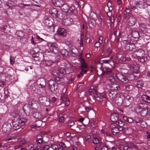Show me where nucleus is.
<instances>
[{"label":"nucleus","instance_id":"f257e3e1","mask_svg":"<svg viewBox=\"0 0 150 150\" xmlns=\"http://www.w3.org/2000/svg\"><path fill=\"white\" fill-rule=\"evenodd\" d=\"M139 68V67L138 64H134L132 65V67L131 68V70L134 74H132L130 75V77L132 78V80L137 79L139 77L140 74L138 73Z\"/></svg>","mask_w":150,"mask_h":150},{"label":"nucleus","instance_id":"f03ea898","mask_svg":"<svg viewBox=\"0 0 150 150\" xmlns=\"http://www.w3.org/2000/svg\"><path fill=\"white\" fill-rule=\"evenodd\" d=\"M117 121L119 126L118 128H119L120 131L122 132V133L124 134H127L128 129L124 127V122L120 119L119 120Z\"/></svg>","mask_w":150,"mask_h":150},{"label":"nucleus","instance_id":"7ed1b4c3","mask_svg":"<svg viewBox=\"0 0 150 150\" xmlns=\"http://www.w3.org/2000/svg\"><path fill=\"white\" fill-rule=\"evenodd\" d=\"M138 149V146L135 144L131 142L127 143V145L124 146L123 147L124 150H137Z\"/></svg>","mask_w":150,"mask_h":150},{"label":"nucleus","instance_id":"20e7f679","mask_svg":"<svg viewBox=\"0 0 150 150\" xmlns=\"http://www.w3.org/2000/svg\"><path fill=\"white\" fill-rule=\"evenodd\" d=\"M133 100V98L129 96H127L123 100V105L124 107L129 106Z\"/></svg>","mask_w":150,"mask_h":150},{"label":"nucleus","instance_id":"39448f33","mask_svg":"<svg viewBox=\"0 0 150 150\" xmlns=\"http://www.w3.org/2000/svg\"><path fill=\"white\" fill-rule=\"evenodd\" d=\"M128 31H127V33L128 34V37H133L135 39H138L139 34V33L136 31H133L130 28H128Z\"/></svg>","mask_w":150,"mask_h":150},{"label":"nucleus","instance_id":"423d86ee","mask_svg":"<svg viewBox=\"0 0 150 150\" xmlns=\"http://www.w3.org/2000/svg\"><path fill=\"white\" fill-rule=\"evenodd\" d=\"M61 8L65 12L68 13L69 14L73 13L74 10L72 8L69 7L67 4H64V2L63 5L61 6Z\"/></svg>","mask_w":150,"mask_h":150},{"label":"nucleus","instance_id":"0eeeda50","mask_svg":"<svg viewBox=\"0 0 150 150\" xmlns=\"http://www.w3.org/2000/svg\"><path fill=\"white\" fill-rule=\"evenodd\" d=\"M53 20L52 17L46 16L44 22L46 25L53 28Z\"/></svg>","mask_w":150,"mask_h":150},{"label":"nucleus","instance_id":"6e6552de","mask_svg":"<svg viewBox=\"0 0 150 150\" xmlns=\"http://www.w3.org/2000/svg\"><path fill=\"white\" fill-rule=\"evenodd\" d=\"M60 99L62 101V103H63L65 106H67L69 104V98H67L66 95L63 93L61 94Z\"/></svg>","mask_w":150,"mask_h":150},{"label":"nucleus","instance_id":"1a4fd4ad","mask_svg":"<svg viewBox=\"0 0 150 150\" xmlns=\"http://www.w3.org/2000/svg\"><path fill=\"white\" fill-rule=\"evenodd\" d=\"M50 51L53 53H56L57 51V45L55 43L50 42L48 44Z\"/></svg>","mask_w":150,"mask_h":150},{"label":"nucleus","instance_id":"9d476101","mask_svg":"<svg viewBox=\"0 0 150 150\" xmlns=\"http://www.w3.org/2000/svg\"><path fill=\"white\" fill-rule=\"evenodd\" d=\"M12 127L9 123H5L4 124L2 127V130L4 133L9 132L11 130Z\"/></svg>","mask_w":150,"mask_h":150},{"label":"nucleus","instance_id":"9b49d317","mask_svg":"<svg viewBox=\"0 0 150 150\" xmlns=\"http://www.w3.org/2000/svg\"><path fill=\"white\" fill-rule=\"evenodd\" d=\"M132 57L134 58L137 59L138 60L141 62H144L146 59V57H141V58L138 57L137 55V51H135L132 54Z\"/></svg>","mask_w":150,"mask_h":150},{"label":"nucleus","instance_id":"f8f14e48","mask_svg":"<svg viewBox=\"0 0 150 150\" xmlns=\"http://www.w3.org/2000/svg\"><path fill=\"white\" fill-rule=\"evenodd\" d=\"M127 24L130 26H132L135 23L136 20L135 18L132 16L129 17L127 20Z\"/></svg>","mask_w":150,"mask_h":150},{"label":"nucleus","instance_id":"ddd939ff","mask_svg":"<svg viewBox=\"0 0 150 150\" xmlns=\"http://www.w3.org/2000/svg\"><path fill=\"white\" fill-rule=\"evenodd\" d=\"M52 2L53 5L57 7H61L64 2V0H52Z\"/></svg>","mask_w":150,"mask_h":150},{"label":"nucleus","instance_id":"4468645a","mask_svg":"<svg viewBox=\"0 0 150 150\" xmlns=\"http://www.w3.org/2000/svg\"><path fill=\"white\" fill-rule=\"evenodd\" d=\"M111 127L112 128L111 131L113 134L114 135H115L119 131H120L119 128L114 124L111 125Z\"/></svg>","mask_w":150,"mask_h":150},{"label":"nucleus","instance_id":"2eb2a0df","mask_svg":"<svg viewBox=\"0 0 150 150\" xmlns=\"http://www.w3.org/2000/svg\"><path fill=\"white\" fill-rule=\"evenodd\" d=\"M136 108L138 109V110L140 111L142 110L146 107V105L144 103H142L141 101L136 104Z\"/></svg>","mask_w":150,"mask_h":150},{"label":"nucleus","instance_id":"dca6fc26","mask_svg":"<svg viewBox=\"0 0 150 150\" xmlns=\"http://www.w3.org/2000/svg\"><path fill=\"white\" fill-rule=\"evenodd\" d=\"M79 62L81 64V68L82 69L83 68L85 69H87L88 68V66L86 63L85 59L82 57L79 58Z\"/></svg>","mask_w":150,"mask_h":150},{"label":"nucleus","instance_id":"f3484780","mask_svg":"<svg viewBox=\"0 0 150 150\" xmlns=\"http://www.w3.org/2000/svg\"><path fill=\"white\" fill-rule=\"evenodd\" d=\"M138 39H135L133 37H128V39L127 40H124L123 41L124 43H125L127 42H129L130 43L133 44V45L136 43Z\"/></svg>","mask_w":150,"mask_h":150},{"label":"nucleus","instance_id":"a211bd4d","mask_svg":"<svg viewBox=\"0 0 150 150\" xmlns=\"http://www.w3.org/2000/svg\"><path fill=\"white\" fill-rule=\"evenodd\" d=\"M73 20L70 18H67L64 19L63 21V24L65 25H70L73 23Z\"/></svg>","mask_w":150,"mask_h":150},{"label":"nucleus","instance_id":"6ab92c4d","mask_svg":"<svg viewBox=\"0 0 150 150\" xmlns=\"http://www.w3.org/2000/svg\"><path fill=\"white\" fill-rule=\"evenodd\" d=\"M118 117L119 115L117 114L116 113H112L111 115L110 120L112 122H116L119 120Z\"/></svg>","mask_w":150,"mask_h":150},{"label":"nucleus","instance_id":"aec40b11","mask_svg":"<svg viewBox=\"0 0 150 150\" xmlns=\"http://www.w3.org/2000/svg\"><path fill=\"white\" fill-rule=\"evenodd\" d=\"M125 46V50L126 51L132 50L134 47V45L133 44L130 43L129 42L126 43Z\"/></svg>","mask_w":150,"mask_h":150},{"label":"nucleus","instance_id":"412c9836","mask_svg":"<svg viewBox=\"0 0 150 150\" xmlns=\"http://www.w3.org/2000/svg\"><path fill=\"white\" fill-rule=\"evenodd\" d=\"M32 106V105L31 103L29 104H27L24 105L23 109L24 112L26 111L29 113H30L31 112V107Z\"/></svg>","mask_w":150,"mask_h":150},{"label":"nucleus","instance_id":"4be33fe9","mask_svg":"<svg viewBox=\"0 0 150 150\" xmlns=\"http://www.w3.org/2000/svg\"><path fill=\"white\" fill-rule=\"evenodd\" d=\"M97 90V87L96 86L93 87V88H91L88 91L89 94L94 97L98 94Z\"/></svg>","mask_w":150,"mask_h":150},{"label":"nucleus","instance_id":"5701e85b","mask_svg":"<svg viewBox=\"0 0 150 150\" xmlns=\"http://www.w3.org/2000/svg\"><path fill=\"white\" fill-rule=\"evenodd\" d=\"M134 4H136V6H137V8L142 9L144 8V3L142 1L134 0Z\"/></svg>","mask_w":150,"mask_h":150},{"label":"nucleus","instance_id":"b1692460","mask_svg":"<svg viewBox=\"0 0 150 150\" xmlns=\"http://www.w3.org/2000/svg\"><path fill=\"white\" fill-rule=\"evenodd\" d=\"M109 87L111 90H117L120 89V87L118 84L115 83H111L109 85Z\"/></svg>","mask_w":150,"mask_h":150},{"label":"nucleus","instance_id":"393cba45","mask_svg":"<svg viewBox=\"0 0 150 150\" xmlns=\"http://www.w3.org/2000/svg\"><path fill=\"white\" fill-rule=\"evenodd\" d=\"M57 32L59 35L65 37L66 35V30L64 28H59L58 29Z\"/></svg>","mask_w":150,"mask_h":150},{"label":"nucleus","instance_id":"a878e982","mask_svg":"<svg viewBox=\"0 0 150 150\" xmlns=\"http://www.w3.org/2000/svg\"><path fill=\"white\" fill-rule=\"evenodd\" d=\"M49 13L53 17H55L57 15L58 11L55 8H51L49 10Z\"/></svg>","mask_w":150,"mask_h":150},{"label":"nucleus","instance_id":"bb28decb","mask_svg":"<svg viewBox=\"0 0 150 150\" xmlns=\"http://www.w3.org/2000/svg\"><path fill=\"white\" fill-rule=\"evenodd\" d=\"M54 80L57 84L62 85L63 84L64 79L62 77L56 76L54 78Z\"/></svg>","mask_w":150,"mask_h":150},{"label":"nucleus","instance_id":"cd10ccee","mask_svg":"<svg viewBox=\"0 0 150 150\" xmlns=\"http://www.w3.org/2000/svg\"><path fill=\"white\" fill-rule=\"evenodd\" d=\"M12 124L13 128L14 129L16 130L19 129H20L21 126L20 124L19 123L18 121H15L14 120H13Z\"/></svg>","mask_w":150,"mask_h":150},{"label":"nucleus","instance_id":"c85d7f7f","mask_svg":"<svg viewBox=\"0 0 150 150\" xmlns=\"http://www.w3.org/2000/svg\"><path fill=\"white\" fill-rule=\"evenodd\" d=\"M118 80H119V82H122L125 83H127L129 82V80L125 76L122 75L121 76L120 79L118 78Z\"/></svg>","mask_w":150,"mask_h":150},{"label":"nucleus","instance_id":"c756f323","mask_svg":"<svg viewBox=\"0 0 150 150\" xmlns=\"http://www.w3.org/2000/svg\"><path fill=\"white\" fill-rule=\"evenodd\" d=\"M70 50L72 54L74 55H77L78 53V51L77 49L74 46H71L70 47Z\"/></svg>","mask_w":150,"mask_h":150},{"label":"nucleus","instance_id":"7c9ffc66","mask_svg":"<svg viewBox=\"0 0 150 150\" xmlns=\"http://www.w3.org/2000/svg\"><path fill=\"white\" fill-rule=\"evenodd\" d=\"M6 5L12 9V8L16 6L15 3L12 0H8L6 3Z\"/></svg>","mask_w":150,"mask_h":150},{"label":"nucleus","instance_id":"2f4dec72","mask_svg":"<svg viewBox=\"0 0 150 150\" xmlns=\"http://www.w3.org/2000/svg\"><path fill=\"white\" fill-rule=\"evenodd\" d=\"M102 72L107 74L110 75L112 74V71L110 68L108 67L103 68L102 70Z\"/></svg>","mask_w":150,"mask_h":150},{"label":"nucleus","instance_id":"473e14b6","mask_svg":"<svg viewBox=\"0 0 150 150\" xmlns=\"http://www.w3.org/2000/svg\"><path fill=\"white\" fill-rule=\"evenodd\" d=\"M148 109L147 107L146 108L142 110L139 112L141 115L143 116H145L148 114Z\"/></svg>","mask_w":150,"mask_h":150},{"label":"nucleus","instance_id":"72a5a7b5","mask_svg":"<svg viewBox=\"0 0 150 150\" xmlns=\"http://www.w3.org/2000/svg\"><path fill=\"white\" fill-rule=\"evenodd\" d=\"M142 99L146 102L150 103V97L148 96L143 95L141 96Z\"/></svg>","mask_w":150,"mask_h":150},{"label":"nucleus","instance_id":"f704fd0d","mask_svg":"<svg viewBox=\"0 0 150 150\" xmlns=\"http://www.w3.org/2000/svg\"><path fill=\"white\" fill-rule=\"evenodd\" d=\"M4 98H3L2 96H1V97H0V99L1 100H5L6 98H7L9 96V93L8 92V89L7 88L6 89V88H5L4 89Z\"/></svg>","mask_w":150,"mask_h":150},{"label":"nucleus","instance_id":"c9c22d12","mask_svg":"<svg viewBox=\"0 0 150 150\" xmlns=\"http://www.w3.org/2000/svg\"><path fill=\"white\" fill-rule=\"evenodd\" d=\"M33 117L38 120H41L42 119L41 114L38 112H36L33 114Z\"/></svg>","mask_w":150,"mask_h":150},{"label":"nucleus","instance_id":"e433bc0d","mask_svg":"<svg viewBox=\"0 0 150 150\" xmlns=\"http://www.w3.org/2000/svg\"><path fill=\"white\" fill-rule=\"evenodd\" d=\"M11 116L13 118H16L19 117V114L16 110H14L12 112Z\"/></svg>","mask_w":150,"mask_h":150},{"label":"nucleus","instance_id":"4c0bfd02","mask_svg":"<svg viewBox=\"0 0 150 150\" xmlns=\"http://www.w3.org/2000/svg\"><path fill=\"white\" fill-rule=\"evenodd\" d=\"M143 83L142 81H137L136 82L135 85L138 88H141L143 86Z\"/></svg>","mask_w":150,"mask_h":150},{"label":"nucleus","instance_id":"58836bf2","mask_svg":"<svg viewBox=\"0 0 150 150\" xmlns=\"http://www.w3.org/2000/svg\"><path fill=\"white\" fill-rule=\"evenodd\" d=\"M18 122L21 125H25V123L26 122V119L23 118H20L18 120Z\"/></svg>","mask_w":150,"mask_h":150},{"label":"nucleus","instance_id":"ea45409f","mask_svg":"<svg viewBox=\"0 0 150 150\" xmlns=\"http://www.w3.org/2000/svg\"><path fill=\"white\" fill-rule=\"evenodd\" d=\"M62 54L64 57H68V53L67 50L65 49H62L61 51Z\"/></svg>","mask_w":150,"mask_h":150},{"label":"nucleus","instance_id":"a19ab883","mask_svg":"<svg viewBox=\"0 0 150 150\" xmlns=\"http://www.w3.org/2000/svg\"><path fill=\"white\" fill-rule=\"evenodd\" d=\"M125 88L126 91H129L132 90L134 88L132 85L129 84L125 86Z\"/></svg>","mask_w":150,"mask_h":150},{"label":"nucleus","instance_id":"79ce46f5","mask_svg":"<svg viewBox=\"0 0 150 150\" xmlns=\"http://www.w3.org/2000/svg\"><path fill=\"white\" fill-rule=\"evenodd\" d=\"M137 52L139 58H141V57H146L142 56L144 53V51L142 50H139V51H137Z\"/></svg>","mask_w":150,"mask_h":150},{"label":"nucleus","instance_id":"37998d69","mask_svg":"<svg viewBox=\"0 0 150 150\" xmlns=\"http://www.w3.org/2000/svg\"><path fill=\"white\" fill-rule=\"evenodd\" d=\"M49 87L51 91H56L58 88L57 85L56 83H54L51 86H49Z\"/></svg>","mask_w":150,"mask_h":150},{"label":"nucleus","instance_id":"c03bdc74","mask_svg":"<svg viewBox=\"0 0 150 150\" xmlns=\"http://www.w3.org/2000/svg\"><path fill=\"white\" fill-rule=\"evenodd\" d=\"M123 119L125 120L129 123H132L133 121V119L130 117H127L123 115Z\"/></svg>","mask_w":150,"mask_h":150},{"label":"nucleus","instance_id":"a18cd8bd","mask_svg":"<svg viewBox=\"0 0 150 150\" xmlns=\"http://www.w3.org/2000/svg\"><path fill=\"white\" fill-rule=\"evenodd\" d=\"M58 18L60 19H62L64 17V15L60 11L57 12V15L55 18Z\"/></svg>","mask_w":150,"mask_h":150},{"label":"nucleus","instance_id":"49530a36","mask_svg":"<svg viewBox=\"0 0 150 150\" xmlns=\"http://www.w3.org/2000/svg\"><path fill=\"white\" fill-rule=\"evenodd\" d=\"M47 100V98L45 97L42 96L40 97L39 98V100L41 104L42 105L44 103V101Z\"/></svg>","mask_w":150,"mask_h":150},{"label":"nucleus","instance_id":"de8ad7c7","mask_svg":"<svg viewBox=\"0 0 150 150\" xmlns=\"http://www.w3.org/2000/svg\"><path fill=\"white\" fill-rule=\"evenodd\" d=\"M117 104L118 105H120L123 103V100L120 97L118 98L116 100Z\"/></svg>","mask_w":150,"mask_h":150},{"label":"nucleus","instance_id":"09e8293b","mask_svg":"<svg viewBox=\"0 0 150 150\" xmlns=\"http://www.w3.org/2000/svg\"><path fill=\"white\" fill-rule=\"evenodd\" d=\"M95 21L94 20H91L89 22L88 25L90 28H93L94 27Z\"/></svg>","mask_w":150,"mask_h":150},{"label":"nucleus","instance_id":"8fccbe9b","mask_svg":"<svg viewBox=\"0 0 150 150\" xmlns=\"http://www.w3.org/2000/svg\"><path fill=\"white\" fill-rule=\"evenodd\" d=\"M59 71L60 76L64 75L67 73L65 69L63 68H60L59 69Z\"/></svg>","mask_w":150,"mask_h":150},{"label":"nucleus","instance_id":"3c124183","mask_svg":"<svg viewBox=\"0 0 150 150\" xmlns=\"http://www.w3.org/2000/svg\"><path fill=\"white\" fill-rule=\"evenodd\" d=\"M108 95L111 99H113L116 96V94L114 93L113 91L109 92Z\"/></svg>","mask_w":150,"mask_h":150},{"label":"nucleus","instance_id":"603ef678","mask_svg":"<svg viewBox=\"0 0 150 150\" xmlns=\"http://www.w3.org/2000/svg\"><path fill=\"white\" fill-rule=\"evenodd\" d=\"M81 71L80 72L79 74L77 75V77L78 78L80 77L83 74H86L87 72V70H84L83 69H81Z\"/></svg>","mask_w":150,"mask_h":150},{"label":"nucleus","instance_id":"864d4df0","mask_svg":"<svg viewBox=\"0 0 150 150\" xmlns=\"http://www.w3.org/2000/svg\"><path fill=\"white\" fill-rule=\"evenodd\" d=\"M59 71V69H55L52 71V74L53 75L56 76H58V75H60V74Z\"/></svg>","mask_w":150,"mask_h":150},{"label":"nucleus","instance_id":"5fc2aeb1","mask_svg":"<svg viewBox=\"0 0 150 150\" xmlns=\"http://www.w3.org/2000/svg\"><path fill=\"white\" fill-rule=\"evenodd\" d=\"M9 28L7 26H4V27L2 28V31H3L5 33H7L9 31Z\"/></svg>","mask_w":150,"mask_h":150},{"label":"nucleus","instance_id":"6e6d98bb","mask_svg":"<svg viewBox=\"0 0 150 150\" xmlns=\"http://www.w3.org/2000/svg\"><path fill=\"white\" fill-rule=\"evenodd\" d=\"M134 0L132 1V3L131 4L130 6L132 9L133 10H135L137 8V6L134 4Z\"/></svg>","mask_w":150,"mask_h":150},{"label":"nucleus","instance_id":"4d7b16f0","mask_svg":"<svg viewBox=\"0 0 150 150\" xmlns=\"http://www.w3.org/2000/svg\"><path fill=\"white\" fill-rule=\"evenodd\" d=\"M17 34L18 37L21 38L24 35V33L21 31H19L17 32Z\"/></svg>","mask_w":150,"mask_h":150},{"label":"nucleus","instance_id":"13d9d810","mask_svg":"<svg viewBox=\"0 0 150 150\" xmlns=\"http://www.w3.org/2000/svg\"><path fill=\"white\" fill-rule=\"evenodd\" d=\"M139 27L141 30L142 31L146 29V28L145 25L142 23L139 24Z\"/></svg>","mask_w":150,"mask_h":150},{"label":"nucleus","instance_id":"bf43d9fd","mask_svg":"<svg viewBox=\"0 0 150 150\" xmlns=\"http://www.w3.org/2000/svg\"><path fill=\"white\" fill-rule=\"evenodd\" d=\"M55 81L52 79L50 80L47 83L48 86H51L53 85L54 83H55Z\"/></svg>","mask_w":150,"mask_h":150},{"label":"nucleus","instance_id":"052dcab7","mask_svg":"<svg viewBox=\"0 0 150 150\" xmlns=\"http://www.w3.org/2000/svg\"><path fill=\"white\" fill-rule=\"evenodd\" d=\"M135 122L136 123H141L143 122V120L140 118L137 117L135 120Z\"/></svg>","mask_w":150,"mask_h":150},{"label":"nucleus","instance_id":"680f3d73","mask_svg":"<svg viewBox=\"0 0 150 150\" xmlns=\"http://www.w3.org/2000/svg\"><path fill=\"white\" fill-rule=\"evenodd\" d=\"M28 39L26 38H23L20 39L21 42L23 44H25L27 42Z\"/></svg>","mask_w":150,"mask_h":150},{"label":"nucleus","instance_id":"e2e57ef3","mask_svg":"<svg viewBox=\"0 0 150 150\" xmlns=\"http://www.w3.org/2000/svg\"><path fill=\"white\" fill-rule=\"evenodd\" d=\"M96 100L98 102H101L102 101V98L98 96V94L94 97Z\"/></svg>","mask_w":150,"mask_h":150},{"label":"nucleus","instance_id":"0e129e2a","mask_svg":"<svg viewBox=\"0 0 150 150\" xmlns=\"http://www.w3.org/2000/svg\"><path fill=\"white\" fill-rule=\"evenodd\" d=\"M105 145V144L102 142L98 143L97 145V146L100 149Z\"/></svg>","mask_w":150,"mask_h":150},{"label":"nucleus","instance_id":"69168bd1","mask_svg":"<svg viewBox=\"0 0 150 150\" xmlns=\"http://www.w3.org/2000/svg\"><path fill=\"white\" fill-rule=\"evenodd\" d=\"M121 60H122L123 62L126 61L127 60L129 61L131 60V58L129 57H121Z\"/></svg>","mask_w":150,"mask_h":150},{"label":"nucleus","instance_id":"338daca9","mask_svg":"<svg viewBox=\"0 0 150 150\" xmlns=\"http://www.w3.org/2000/svg\"><path fill=\"white\" fill-rule=\"evenodd\" d=\"M112 52V51L111 50H109V48H108L107 49L105 52V53L108 54V57H109L110 56V55L111 54V53Z\"/></svg>","mask_w":150,"mask_h":150},{"label":"nucleus","instance_id":"774afa93","mask_svg":"<svg viewBox=\"0 0 150 150\" xmlns=\"http://www.w3.org/2000/svg\"><path fill=\"white\" fill-rule=\"evenodd\" d=\"M42 84L41 83L40 84V85L41 88H44L46 82L45 80L44 79H42Z\"/></svg>","mask_w":150,"mask_h":150}]
</instances>
